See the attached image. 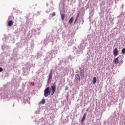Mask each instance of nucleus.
<instances>
[{"label":"nucleus","instance_id":"obj_7","mask_svg":"<svg viewBox=\"0 0 125 125\" xmlns=\"http://www.w3.org/2000/svg\"><path fill=\"white\" fill-rule=\"evenodd\" d=\"M85 117H86V113H84L81 121L82 123H83V121L85 120Z\"/></svg>","mask_w":125,"mask_h":125},{"label":"nucleus","instance_id":"obj_13","mask_svg":"<svg viewBox=\"0 0 125 125\" xmlns=\"http://www.w3.org/2000/svg\"><path fill=\"white\" fill-rule=\"evenodd\" d=\"M80 16V13L78 14L76 16V19L75 20V22L78 21V19H79V17Z\"/></svg>","mask_w":125,"mask_h":125},{"label":"nucleus","instance_id":"obj_2","mask_svg":"<svg viewBox=\"0 0 125 125\" xmlns=\"http://www.w3.org/2000/svg\"><path fill=\"white\" fill-rule=\"evenodd\" d=\"M120 59H123V57L122 56H119L117 58H115L113 60L114 64H119V60H120Z\"/></svg>","mask_w":125,"mask_h":125},{"label":"nucleus","instance_id":"obj_17","mask_svg":"<svg viewBox=\"0 0 125 125\" xmlns=\"http://www.w3.org/2000/svg\"><path fill=\"white\" fill-rule=\"evenodd\" d=\"M2 71H3V69H2V68L0 67V73L2 72Z\"/></svg>","mask_w":125,"mask_h":125},{"label":"nucleus","instance_id":"obj_14","mask_svg":"<svg viewBox=\"0 0 125 125\" xmlns=\"http://www.w3.org/2000/svg\"><path fill=\"white\" fill-rule=\"evenodd\" d=\"M80 76L83 78V77H84V73H83V72H80Z\"/></svg>","mask_w":125,"mask_h":125},{"label":"nucleus","instance_id":"obj_15","mask_svg":"<svg viewBox=\"0 0 125 125\" xmlns=\"http://www.w3.org/2000/svg\"><path fill=\"white\" fill-rule=\"evenodd\" d=\"M122 51L123 54H125V48L122 49Z\"/></svg>","mask_w":125,"mask_h":125},{"label":"nucleus","instance_id":"obj_4","mask_svg":"<svg viewBox=\"0 0 125 125\" xmlns=\"http://www.w3.org/2000/svg\"><path fill=\"white\" fill-rule=\"evenodd\" d=\"M118 54H119V50L117 48H115L113 50V55L117 56Z\"/></svg>","mask_w":125,"mask_h":125},{"label":"nucleus","instance_id":"obj_19","mask_svg":"<svg viewBox=\"0 0 125 125\" xmlns=\"http://www.w3.org/2000/svg\"><path fill=\"white\" fill-rule=\"evenodd\" d=\"M86 111H88V109H86Z\"/></svg>","mask_w":125,"mask_h":125},{"label":"nucleus","instance_id":"obj_5","mask_svg":"<svg viewBox=\"0 0 125 125\" xmlns=\"http://www.w3.org/2000/svg\"><path fill=\"white\" fill-rule=\"evenodd\" d=\"M75 80L77 82H80L81 81V77L80 76V74H77L75 75Z\"/></svg>","mask_w":125,"mask_h":125},{"label":"nucleus","instance_id":"obj_16","mask_svg":"<svg viewBox=\"0 0 125 125\" xmlns=\"http://www.w3.org/2000/svg\"><path fill=\"white\" fill-rule=\"evenodd\" d=\"M56 13L55 12H53L52 14L51 17H53L54 16H55Z\"/></svg>","mask_w":125,"mask_h":125},{"label":"nucleus","instance_id":"obj_11","mask_svg":"<svg viewBox=\"0 0 125 125\" xmlns=\"http://www.w3.org/2000/svg\"><path fill=\"white\" fill-rule=\"evenodd\" d=\"M61 18H62V20L63 21L65 18V16L63 14H61Z\"/></svg>","mask_w":125,"mask_h":125},{"label":"nucleus","instance_id":"obj_3","mask_svg":"<svg viewBox=\"0 0 125 125\" xmlns=\"http://www.w3.org/2000/svg\"><path fill=\"white\" fill-rule=\"evenodd\" d=\"M52 92H51V95H53L56 90V85L54 84L52 86H51Z\"/></svg>","mask_w":125,"mask_h":125},{"label":"nucleus","instance_id":"obj_12","mask_svg":"<svg viewBox=\"0 0 125 125\" xmlns=\"http://www.w3.org/2000/svg\"><path fill=\"white\" fill-rule=\"evenodd\" d=\"M40 103H42V104H44V103H45V99H42Z\"/></svg>","mask_w":125,"mask_h":125},{"label":"nucleus","instance_id":"obj_18","mask_svg":"<svg viewBox=\"0 0 125 125\" xmlns=\"http://www.w3.org/2000/svg\"><path fill=\"white\" fill-rule=\"evenodd\" d=\"M68 86H66L65 88V90H68Z\"/></svg>","mask_w":125,"mask_h":125},{"label":"nucleus","instance_id":"obj_6","mask_svg":"<svg viewBox=\"0 0 125 125\" xmlns=\"http://www.w3.org/2000/svg\"><path fill=\"white\" fill-rule=\"evenodd\" d=\"M8 26H9V27H12V26H13V21H10L8 22Z\"/></svg>","mask_w":125,"mask_h":125},{"label":"nucleus","instance_id":"obj_8","mask_svg":"<svg viewBox=\"0 0 125 125\" xmlns=\"http://www.w3.org/2000/svg\"><path fill=\"white\" fill-rule=\"evenodd\" d=\"M52 79V71H51L49 74V78L48 81L51 80Z\"/></svg>","mask_w":125,"mask_h":125},{"label":"nucleus","instance_id":"obj_1","mask_svg":"<svg viewBox=\"0 0 125 125\" xmlns=\"http://www.w3.org/2000/svg\"><path fill=\"white\" fill-rule=\"evenodd\" d=\"M50 88L49 87H47L44 91V96L47 97L48 95H50Z\"/></svg>","mask_w":125,"mask_h":125},{"label":"nucleus","instance_id":"obj_9","mask_svg":"<svg viewBox=\"0 0 125 125\" xmlns=\"http://www.w3.org/2000/svg\"><path fill=\"white\" fill-rule=\"evenodd\" d=\"M96 82H97V79H96V77H94L92 80L93 83L94 84L96 83Z\"/></svg>","mask_w":125,"mask_h":125},{"label":"nucleus","instance_id":"obj_10","mask_svg":"<svg viewBox=\"0 0 125 125\" xmlns=\"http://www.w3.org/2000/svg\"><path fill=\"white\" fill-rule=\"evenodd\" d=\"M73 21H74V17H72L71 18V19H70V20L69 21V24H72V23H73Z\"/></svg>","mask_w":125,"mask_h":125}]
</instances>
